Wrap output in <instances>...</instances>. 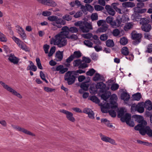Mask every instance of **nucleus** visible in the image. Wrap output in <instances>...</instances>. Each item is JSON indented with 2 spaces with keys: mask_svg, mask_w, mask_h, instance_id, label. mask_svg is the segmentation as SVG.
<instances>
[{
  "mask_svg": "<svg viewBox=\"0 0 152 152\" xmlns=\"http://www.w3.org/2000/svg\"><path fill=\"white\" fill-rule=\"evenodd\" d=\"M50 43L51 44L56 45L59 48H61L67 44V41L64 35L59 33L50 39Z\"/></svg>",
  "mask_w": 152,
  "mask_h": 152,
  "instance_id": "obj_2",
  "label": "nucleus"
},
{
  "mask_svg": "<svg viewBox=\"0 0 152 152\" xmlns=\"http://www.w3.org/2000/svg\"><path fill=\"white\" fill-rule=\"evenodd\" d=\"M7 40L6 36L0 31V41L2 42H6Z\"/></svg>",
  "mask_w": 152,
  "mask_h": 152,
  "instance_id": "obj_40",
  "label": "nucleus"
},
{
  "mask_svg": "<svg viewBox=\"0 0 152 152\" xmlns=\"http://www.w3.org/2000/svg\"><path fill=\"white\" fill-rule=\"evenodd\" d=\"M151 26L148 23L141 27L142 30L146 32L149 31L151 30Z\"/></svg>",
  "mask_w": 152,
  "mask_h": 152,
  "instance_id": "obj_30",
  "label": "nucleus"
},
{
  "mask_svg": "<svg viewBox=\"0 0 152 152\" xmlns=\"http://www.w3.org/2000/svg\"><path fill=\"white\" fill-rule=\"evenodd\" d=\"M68 70V68H64V66L61 65H60L56 66L55 71H58L59 73L60 74H63Z\"/></svg>",
  "mask_w": 152,
  "mask_h": 152,
  "instance_id": "obj_15",
  "label": "nucleus"
},
{
  "mask_svg": "<svg viewBox=\"0 0 152 152\" xmlns=\"http://www.w3.org/2000/svg\"><path fill=\"white\" fill-rule=\"evenodd\" d=\"M97 24L99 26L107 25L105 21L103 20H100L98 21L97 22Z\"/></svg>",
  "mask_w": 152,
  "mask_h": 152,
  "instance_id": "obj_46",
  "label": "nucleus"
},
{
  "mask_svg": "<svg viewBox=\"0 0 152 152\" xmlns=\"http://www.w3.org/2000/svg\"><path fill=\"white\" fill-rule=\"evenodd\" d=\"M80 29L83 33H88L93 28L91 23L85 21L83 25L80 27Z\"/></svg>",
  "mask_w": 152,
  "mask_h": 152,
  "instance_id": "obj_10",
  "label": "nucleus"
},
{
  "mask_svg": "<svg viewBox=\"0 0 152 152\" xmlns=\"http://www.w3.org/2000/svg\"><path fill=\"white\" fill-rule=\"evenodd\" d=\"M51 24L53 26H56L57 28H61L62 25H64L66 24V21L63 19L58 18L57 17V19L55 22L52 23Z\"/></svg>",
  "mask_w": 152,
  "mask_h": 152,
  "instance_id": "obj_12",
  "label": "nucleus"
},
{
  "mask_svg": "<svg viewBox=\"0 0 152 152\" xmlns=\"http://www.w3.org/2000/svg\"><path fill=\"white\" fill-rule=\"evenodd\" d=\"M107 46L109 47H113L114 45V42L111 39H109L106 42Z\"/></svg>",
  "mask_w": 152,
  "mask_h": 152,
  "instance_id": "obj_39",
  "label": "nucleus"
},
{
  "mask_svg": "<svg viewBox=\"0 0 152 152\" xmlns=\"http://www.w3.org/2000/svg\"><path fill=\"white\" fill-rule=\"evenodd\" d=\"M122 6L125 7H133L135 6L134 3L131 2H126L122 3Z\"/></svg>",
  "mask_w": 152,
  "mask_h": 152,
  "instance_id": "obj_26",
  "label": "nucleus"
},
{
  "mask_svg": "<svg viewBox=\"0 0 152 152\" xmlns=\"http://www.w3.org/2000/svg\"><path fill=\"white\" fill-rule=\"evenodd\" d=\"M111 95V92L108 91L105 92L104 94H102L101 97L105 102H104V104H103L102 103H100L99 105L101 106V110L102 112L107 113L108 112L110 115L112 117H115L116 116V112L114 110H109V109L111 108L112 109H114L115 110H116L118 109L117 107L115 108H112L111 107L112 106L111 105L106 103L107 100Z\"/></svg>",
  "mask_w": 152,
  "mask_h": 152,
  "instance_id": "obj_1",
  "label": "nucleus"
},
{
  "mask_svg": "<svg viewBox=\"0 0 152 152\" xmlns=\"http://www.w3.org/2000/svg\"><path fill=\"white\" fill-rule=\"evenodd\" d=\"M99 135L101 139L103 141L106 142H109L113 145H117V143L114 139L110 137L103 135L102 134H100Z\"/></svg>",
  "mask_w": 152,
  "mask_h": 152,
  "instance_id": "obj_11",
  "label": "nucleus"
},
{
  "mask_svg": "<svg viewBox=\"0 0 152 152\" xmlns=\"http://www.w3.org/2000/svg\"><path fill=\"white\" fill-rule=\"evenodd\" d=\"M76 76L75 71H69L64 75V80L67 81L69 85H71L75 82Z\"/></svg>",
  "mask_w": 152,
  "mask_h": 152,
  "instance_id": "obj_5",
  "label": "nucleus"
},
{
  "mask_svg": "<svg viewBox=\"0 0 152 152\" xmlns=\"http://www.w3.org/2000/svg\"><path fill=\"white\" fill-rule=\"evenodd\" d=\"M11 126L13 128L17 131L22 132L25 134L32 136L34 137L35 136V135L34 134L24 128L13 124H12Z\"/></svg>",
  "mask_w": 152,
  "mask_h": 152,
  "instance_id": "obj_8",
  "label": "nucleus"
},
{
  "mask_svg": "<svg viewBox=\"0 0 152 152\" xmlns=\"http://www.w3.org/2000/svg\"><path fill=\"white\" fill-rule=\"evenodd\" d=\"M61 30L62 31L59 34H61V35H63L64 36V37H66V36L68 35L69 32V28L67 26H64L63 27Z\"/></svg>",
  "mask_w": 152,
  "mask_h": 152,
  "instance_id": "obj_17",
  "label": "nucleus"
},
{
  "mask_svg": "<svg viewBox=\"0 0 152 152\" xmlns=\"http://www.w3.org/2000/svg\"><path fill=\"white\" fill-rule=\"evenodd\" d=\"M120 33V31L119 29L117 28L114 29L112 32L113 35L115 37L118 36Z\"/></svg>",
  "mask_w": 152,
  "mask_h": 152,
  "instance_id": "obj_47",
  "label": "nucleus"
},
{
  "mask_svg": "<svg viewBox=\"0 0 152 152\" xmlns=\"http://www.w3.org/2000/svg\"><path fill=\"white\" fill-rule=\"evenodd\" d=\"M131 36L132 39L134 40L133 43L134 45H136L140 42L142 37L141 34L134 31L132 33Z\"/></svg>",
  "mask_w": 152,
  "mask_h": 152,
  "instance_id": "obj_7",
  "label": "nucleus"
},
{
  "mask_svg": "<svg viewBox=\"0 0 152 152\" xmlns=\"http://www.w3.org/2000/svg\"><path fill=\"white\" fill-rule=\"evenodd\" d=\"M114 18L112 17L109 16L107 17L106 19V22L111 25V24L113 21Z\"/></svg>",
  "mask_w": 152,
  "mask_h": 152,
  "instance_id": "obj_52",
  "label": "nucleus"
},
{
  "mask_svg": "<svg viewBox=\"0 0 152 152\" xmlns=\"http://www.w3.org/2000/svg\"><path fill=\"white\" fill-rule=\"evenodd\" d=\"M121 99L125 101H128L130 98L129 95L127 93L124 92L122 93L121 96Z\"/></svg>",
  "mask_w": 152,
  "mask_h": 152,
  "instance_id": "obj_29",
  "label": "nucleus"
},
{
  "mask_svg": "<svg viewBox=\"0 0 152 152\" xmlns=\"http://www.w3.org/2000/svg\"><path fill=\"white\" fill-rule=\"evenodd\" d=\"M121 52L122 54L125 56L128 55L129 53L128 48L126 47H124L122 49Z\"/></svg>",
  "mask_w": 152,
  "mask_h": 152,
  "instance_id": "obj_37",
  "label": "nucleus"
},
{
  "mask_svg": "<svg viewBox=\"0 0 152 152\" xmlns=\"http://www.w3.org/2000/svg\"><path fill=\"white\" fill-rule=\"evenodd\" d=\"M88 115L90 118L92 119L94 118V113L92 110L90 111V112Z\"/></svg>",
  "mask_w": 152,
  "mask_h": 152,
  "instance_id": "obj_61",
  "label": "nucleus"
},
{
  "mask_svg": "<svg viewBox=\"0 0 152 152\" xmlns=\"http://www.w3.org/2000/svg\"><path fill=\"white\" fill-rule=\"evenodd\" d=\"M74 58H78L82 56V53L79 51H76L74 52L73 54L72 55Z\"/></svg>",
  "mask_w": 152,
  "mask_h": 152,
  "instance_id": "obj_31",
  "label": "nucleus"
},
{
  "mask_svg": "<svg viewBox=\"0 0 152 152\" xmlns=\"http://www.w3.org/2000/svg\"><path fill=\"white\" fill-rule=\"evenodd\" d=\"M36 61L38 67L40 69H42L43 68L41 64L39 59V58H36Z\"/></svg>",
  "mask_w": 152,
  "mask_h": 152,
  "instance_id": "obj_50",
  "label": "nucleus"
},
{
  "mask_svg": "<svg viewBox=\"0 0 152 152\" xmlns=\"http://www.w3.org/2000/svg\"><path fill=\"white\" fill-rule=\"evenodd\" d=\"M89 81L85 82L82 83L80 85V88L83 89L84 91H87L88 90L89 84L88 83Z\"/></svg>",
  "mask_w": 152,
  "mask_h": 152,
  "instance_id": "obj_22",
  "label": "nucleus"
},
{
  "mask_svg": "<svg viewBox=\"0 0 152 152\" xmlns=\"http://www.w3.org/2000/svg\"><path fill=\"white\" fill-rule=\"evenodd\" d=\"M12 39L17 44L19 47L23 43V42L21 41L19 39L15 36H13L12 37Z\"/></svg>",
  "mask_w": 152,
  "mask_h": 152,
  "instance_id": "obj_33",
  "label": "nucleus"
},
{
  "mask_svg": "<svg viewBox=\"0 0 152 152\" xmlns=\"http://www.w3.org/2000/svg\"><path fill=\"white\" fill-rule=\"evenodd\" d=\"M134 26V24L132 22H129L126 23L124 27V30L127 31L132 28Z\"/></svg>",
  "mask_w": 152,
  "mask_h": 152,
  "instance_id": "obj_27",
  "label": "nucleus"
},
{
  "mask_svg": "<svg viewBox=\"0 0 152 152\" xmlns=\"http://www.w3.org/2000/svg\"><path fill=\"white\" fill-rule=\"evenodd\" d=\"M0 84L4 89L13 95L15 96L20 99L22 98L23 96L22 95L10 86L2 81H0Z\"/></svg>",
  "mask_w": 152,
  "mask_h": 152,
  "instance_id": "obj_4",
  "label": "nucleus"
},
{
  "mask_svg": "<svg viewBox=\"0 0 152 152\" xmlns=\"http://www.w3.org/2000/svg\"><path fill=\"white\" fill-rule=\"evenodd\" d=\"M82 61L80 59H77L74 61L73 65L74 66H79L81 64Z\"/></svg>",
  "mask_w": 152,
  "mask_h": 152,
  "instance_id": "obj_43",
  "label": "nucleus"
},
{
  "mask_svg": "<svg viewBox=\"0 0 152 152\" xmlns=\"http://www.w3.org/2000/svg\"><path fill=\"white\" fill-rule=\"evenodd\" d=\"M40 76L41 79L44 81H45L46 83L48 82L46 80L45 75L42 71H40L39 72Z\"/></svg>",
  "mask_w": 152,
  "mask_h": 152,
  "instance_id": "obj_58",
  "label": "nucleus"
},
{
  "mask_svg": "<svg viewBox=\"0 0 152 152\" xmlns=\"http://www.w3.org/2000/svg\"><path fill=\"white\" fill-rule=\"evenodd\" d=\"M135 121L140 124L136 126L134 129L136 130H139L140 133L142 135H144L145 131H144L146 127V122L143 120V117L140 115H135L134 116Z\"/></svg>",
  "mask_w": 152,
  "mask_h": 152,
  "instance_id": "obj_3",
  "label": "nucleus"
},
{
  "mask_svg": "<svg viewBox=\"0 0 152 152\" xmlns=\"http://www.w3.org/2000/svg\"><path fill=\"white\" fill-rule=\"evenodd\" d=\"M83 15V12L81 11H79L77 12L74 15V17L76 18H79L82 16Z\"/></svg>",
  "mask_w": 152,
  "mask_h": 152,
  "instance_id": "obj_63",
  "label": "nucleus"
},
{
  "mask_svg": "<svg viewBox=\"0 0 152 152\" xmlns=\"http://www.w3.org/2000/svg\"><path fill=\"white\" fill-rule=\"evenodd\" d=\"M95 71L93 69H91L86 72V75L89 76H92L95 73Z\"/></svg>",
  "mask_w": 152,
  "mask_h": 152,
  "instance_id": "obj_56",
  "label": "nucleus"
},
{
  "mask_svg": "<svg viewBox=\"0 0 152 152\" xmlns=\"http://www.w3.org/2000/svg\"><path fill=\"white\" fill-rule=\"evenodd\" d=\"M45 5L52 7H55L56 5V3L53 1L51 0H46Z\"/></svg>",
  "mask_w": 152,
  "mask_h": 152,
  "instance_id": "obj_28",
  "label": "nucleus"
},
{
  "mask_svg": "<svg viewBox=\"0 0 152 152\" xmlns=\"http://www.w3.org/2000/svg\"><path fill=\"white\" fill-rule=\"evenodd\" d=\"M18 33L23 39H26V35L25 33L24 30L21 27H20L19 28Z\"/></svg>",
  "mask_w": 152,
  "mask_h": 152,
  "instance_id": "obj_24",
  "label": "nucleus"
},
{
  "mask_svg": "<svg viewBox=\"0 0 152 152\" xmlns=\"http://www.w3.org/2000/svg\"><path fill=\"white\" fill-rule=\"evenodd\" d=\"M85 22V21H78L75 22L74 25L76 26H79L80 27L83 25Z\"/></svg>",
  "mask_w": 152,
  "mask_h": 152,
  "instance_id": "obj_59",
  "label": "nucleus"
},
{
  "mask_svg": "<svg viewBox=\"0 0 152 152\" xmlns=\"http://www.w3.org/2000/svg\"><path fill=\"white\" fill-rule=\"evenodd\" d=\"M50 48V46L48 45L45 44L43 46V49L46 54L48 53V50Z\"/></svg>",
  "mask_w": 152,
  "mask_h": 152,
  "instance_id": "obj_64",
  "label": "nucleus"
},
{
  "mask_svg": "<svg viewBox=\"0 0 152 152\" xmlns=\"http://www.w3.org/2000/svg\"><path fill=\"white\" fill-rule=\"evenodd\" d=\"M119 19H117L115 20H113L110 26L111 27L116 28L119 27L121 24Z\"/></svg>",
  "mask_w": 152,
  "mask_h": 152,
  "instance_id": "obj_18",
  "label": "nucleus"
},
{
  "mask_svg": "<svg viewBox=\"0 0 152 152\" xmlns=\"http://www.w3.org/2000/svg\"><path fill=\"white\" fill-rule=\"evenodd\" d=\"M111 102L109 104L112 106V108H115L117 107V104L116 102L118 99V97L116 94H113L112 96L110 98Z\"/></svg>",
  "mask_w": 152,
  "mask_h": 152,
  "instance_id": "obj_13",
  "label": "nucleus"
},
{
  "mask_svg": "<svg viewBox=\"0 0 152 152\" xmlns=\"http://www.w3.org/2000/svg\"><path fill=\"white\" fill-rule=\"evenodd\" d=\"M63 58V53L62 52L58 51L56 53V58L57 61H61Z\"/></svg>",
  "mask_w": 152,
  "mask_h": 152,
  "instance_id": "obj_19",
  "label": "nucleus"
},
{
  "mask_svg": "<svg viewBox=\"0 0 152 152\" xmlns=\"http://www.w3.org/2000/svg\"><path fill=\"white\" fill-rule=\"evenodd\" d=\"M98 17V15L96 13H93L91 16V18L92 20H97Z\"/></svg>",
  "mask_w": 152,
  "mask_h": 152,
  "instance_id": "obj_62",
  "label": "nucleus"
},
{
  "mask_svg": "<svg viewBox=\"0 0 152 152\" xmlns=\"http://www.w3.org/2000/svg\"><path fill=\"white\" fill-rule=\"evenodd\" d=\"M22 50L27 51L28 50V49L26 45L23 42L19 47Z\"/></svg>",
  "mask_w": 152,
  "mask_h": 152,
  "instance_id": "obj_57",
  "label": "nucleus"
},
{
  "mask_svg": "<svg viewBox=\"0 0 152 152\" xmlns=\"http://www.w3.org/2000/svg\"><path fill=\"white\" fill-rule=\"evenodd\" d=\"M60 112L65 114L66 115V118L69 121L72 122H75V119L72 113L64 109L60 110Z\"/></svg>",
  "mask_w": 152,
  "mask_h": 152,
  "instance_id": "obj_9",
  "label": "nucleus"
},
{
  "mask_svg": "<svg viewBox=\"0 0 152 152\" xmlns=\"http://www.w3.org/2000/svg\"><path fill=\"white\" fill-rule=\"evenodd\" d=\"M119 85L117 83L113 84L110 88V89L113 91L117 90L119 88Z\"/></svg>",
  "mask_w": 152,
  "mask_h": 152,
  "instance_id": "obj_55",
  "label": "nucleus"
},
{
  "mask_svg": "<svg viewBox=\"0 0 152 152\" xmlns=\"http://www.w3.org/2000/svg\"><path fill=\"white\" fill-rule=\"evenodd\" d=\"M108 28L107 25L102 26L98 29V31L100 32H103L107 30Z\"/></svg>",
  "mask_w": 152,
  "mask_h": 152,
  "instance_id": "obj_41",
  "label": "nucleus"
},
{
  "mask_svg": "<svg viewBox=\"0 0 152 152\" xmlns=\"http://www.w3.org/2000/svg\"><path fill=\"white\" fill-rule=\"evenodd\" d=\"M56 50V47L55 46L52 47L49 51V53L48 55L49 57H50L52 56L53 53L55 52Z\"/></svg>",
  "mask_w": 152,
  "mask_h": 152,
  "instance_id": "obj_49",
  "label": "nucleus"
},
{
  "mask_svg": "<svg viewBox=\"0 0 152 152\" xmlns=\"http://www.w3.org/2000/svg\"><path fill=\"white\" fill-rule=\"evenodd\" d=\"M82 36L84 38L89 39L92 37V34L90 33H89L86 34H82Z\"/></svg>",
  "mask_w": 152,
  "mask_h": 152,
  "instance_id": "obj_48",
  "label": "nucleus"
},
{
  "mask_svg": "<svg viewBox=\"0 0 152 152\" xmlns=\"http://www.w3.org/2000/svg\"><path fill=\"white\" fill-rule=\"evenodd\" d=\"M126 113L123 108H121L118 111V116L121 118Z\"/></svg>",
  "mask_w": 152,
  "mask_h": 152,
  "instance_id": "obj_36",
  "label": "nucleus"
},
{
  "mask_svg": "<svg viewBox=\"0 0 152 152\" xmlns=\"http://www.w3.org/2000/svg\"><path fill=\"white\" fill-rule=\"evenodd\" d=\"M83 43L85 45L88 47L91 48L92 47L93 43L89 40H85L84 41Z\"/></svg>",
  "mask_w": 152,
  "mask_h": 152,
  "instance_id": "obj_38",
  "label": "nucleus"
},
{
  "mask_svg": "<svg viewBox=\"0 0 152 152\" xmlns=\"http://www.w3.org/2000/svg\"><path fill=\"white\" fill-rule=\"evenodd\" d=\"M145 106L146 108L149 110H151L152 109V104L151 102L149 100L146 101L144 103V106Z\"/></svg>",
  "mask_w": 152,
  "mask_h": 152,
  "instance_id": "obj_25",
  "label": "nucleus"
},
{
  "mask_svg": "<svg viewBox=\"0 0 152 152\" xmlns=\"http://www.w3.org/2000/svg\"><path fill=\"white\" fill-rule=\"evenodd\" d=\"M9 61L14 64H17L19 61V59L16 57L14 55L10 54L8 56Z\"/></svg>",
  "mask_w": 152,
  "mask_h": 152,
  "instance_id": "obj_14",
  "label": "nucleus"
},
{
  "mask_svg": "<svg viewBox=\"0 0 152 152\" xmlns=\"http://www.w3.org/2000/svg\"><path fill=\"white\" fill-rule=\"evenodd\" d=\"M141 97V94L139 93H138L133 95L132 98L134 100L139 101Z\"/></svg>",
  "mask_w": 152,
  "mask_h": 152,
  "instance_id": "obj_35",
  "label": "nucleus"
},
{
  "mask_svg": "<svg viewBox=\"0 0 152 152\" xmlns=\"http://www.w3.org/2000/svg\"><path fill=\"white\" fill-rule=\"evenodd\" d=\"M96 87L97 88L99 89L103 92L105 89L106 85L102 82H99L97 84Z\"/></svg>",
  "mask_w": 152,
  "mask_h": 152,
  "instance_id": "obj_23",
  "label": "nucleus"
},
{
  "mask_svg": "<svg viewBox=\"0 0 152 152\" xmlns=\"http://www.w3.org/2000/svg\"><path fill=\"white\" fill-rule=\"evenodd\" d=\"M145 131V134L147 133V134L152 137V131L151 129L148 126H146L144 130Z\"/></svg>",
  "mask_w": 152,
  "mask_h": 152,
  "instance_id": "obj_34",
  "label": "nucleus"
},
{
  "mask_svg": "<svg viewBox=\"0 0 152 152\" xmlns=\"http://www.w3.org/2000/svg\"><path fill=\"white\" fill-rule=\"evenodd\" d=\"M128 42V41L127 39L125 38L124 37H123L121 38L120 40V43L121 44L125 45H126Z\"/></svg>",
  "mask_w": 152,
  "mask_h": 152,
  "instance_id": "obj_54",
  "label": "nucleus"
},
{
  "mask_svg": "<svg viewBox=\"0 0 152 152\" xmlns=\"http://www.w3.org/2000/svg\"><path fill=\"white\" fill-rule=\"evenodd\" d=\"M144 103L143 102L139 103L136 105L135 104H132L131 110L132 112L137 111L139 113H142L144 111Z\"/></svg>",
  "mask_w": 152,
  "mask_h": 152,
  "instance_id": "obj_6",
  "label": "nucleus"
},
{
  "mask_svg": "<svg viewBox=\"0 0 152 152\" xmlns=\"http://www.w3.org/2000/svg\"><path fill=\"white\" fill-rule=\"evenodd\" d=\"M149 22V21L148 20H147L145 18H141L140 21V23L142 25V26H143L148 23Z\"/></svg>",
  "mask_w": 152,
  "mask_h": 152,
  "instance_id": "obj_42",
  "label": "nucleus"
},
{
  "mask_svg": "<svg viewBox=\"0 0 152 152\" xmlns=\"http://www.w3.org/2000/svg\"><path fill=\"white\" fill-rule=\"evenodd\" d=\"M69 32L72 33H76L78 31V28L75 27H72L69 28Z\"/></svg>",
  "mask_w": 152,
  "mask_h": 152,
  "instance_id": "obj_51",
  "label": "nucleus"
},
{
  "mask_svg": "<svg viewBox=\"0 0 152 152\" xmlns=\"http://www.w3.org/2000/svg\"><path fill=\"white\" fill-rule=\"evenodd\" d=\"M105 8L107 12L110 15L113 16L115 15V11L112 7L108 5H106L105 7Z\"/></svg>",
  "mask_w": 152,
  "mask_h": 152,
  "instance_id": "obj_16",
  "label": "nucleus"
},
{
  "mask_svg": "<svg viewBox=\"0 0 152 152\" xmlns=\"http://www.w3.org/2000/svg\"><path fill=\"white\" fill-rule=\"evenodd\" d=\"M57 16H51L48 17V20L50 21L55 22L56 20L57 19Z\"/></svg>",
  "mask_w": 152,
  "mask_h": 152,
  "instance_id": "obj_60",
  "label": "nucleus"
},
{
  "mask_svg": "<svg viewBox=\"0 0 152 152\" xmlns=\"http://www.w3.org/2000/svg\"><path fill=\"white\" fill-rule=\"evenodd\" d=\"M44 90L47 92H51L55 91V89L54 88H50L48 87H45L44 88Z\"/></svg>",
  "mask_w": 152,
  "mask_h": 152,
  "instance_id": "obj_53",
  "label": "nucleus"
},
{
  "mask_svg": "<svg viewBox=\"0 0 152 152\" xmlns=\"http://www.w3.org/2000/svg\"><path fill=\"white\" fill-rule=\"evenodd\" d=\"M30 65H28L27 68V70H32L35 72L37 70V67L35 66L34 63L31 61H30Z\"/></svg>",
  "mask_w": 152,
  "mask_h": 152,
  "instance_id": "obj_21",
  "label": "nucleus"
},
{
  "mask_svg": "<svg viewBox=\"0 0 152 152\" xmlns=\"http://www.w3.org/2000/svg\"><path fill=\"white\" fill-rule=\"evenodd\" d=\"M102 77L99 74H96L93 77V80L95 81L100 80H102Z\"/></svg>",
  "mask_w": 152,
  "mask_h": 152,
  "instance_id": "obj_44",
  "label": "nucleus"
},
{
  "mask_svg": "<svg viewBox=\"0 0 152 152\" xmlns=\"http://www.w3.org/2000/svg\"><path fill=\"white\" fill-rule=\"evenodd\" d=\"M90 99L93 102L96 103H98L99 102V100L98 98L96 96H92L90 98Z\"/></svg>",
  "mask_w": 152,
  "mask_h": 152,
  "instance_id": "obj_45",
  "label": "nucleus"
},
{
  "mask_svg": "<svg viewBox=\"0 0 152 152\" xmlns=\"http://www.w3.org/2000/svg\"><path fill=\"white\" fill-rule=\"evenodd\" d=\"M121 23H125L126 22H127L129 20V17L127 15H123L121 18L119 19Z\"/></svg>",
  "mask_w": 152,
  "mask_h": 152,
  "instance_id": "obj_32",
  "label": "nucleus"
},
{
  "mask_svg": "<svg viewBox=\"0 0 152 152\" xmlns=\"http://www.w3.org/2000/svg\"><path fill=\"white\" fill-rule=\"evenodd\" d=\"M131 118V115L128 113H126L124 116L121 117V120L123 122H126L127 121L130 120Z\"/></svg>",
  "mask_w": 152,
  "mask_h": 152,
  "instance_id": "obj_20",
  "label": "nucleus"
}]
</instances>
